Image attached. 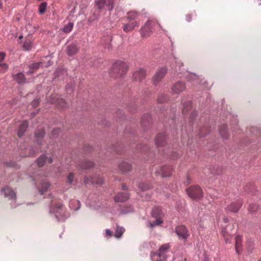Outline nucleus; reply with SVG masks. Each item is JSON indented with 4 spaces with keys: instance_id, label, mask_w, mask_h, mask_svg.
Masks as SVG:
<instances>
[{
    "instance_id": "1",
    "label": "nucleus",
    "mask_w": 261,
    "mask_h": 261,
    "mask_svg": "<svg viewBox=\"0 0 261 261\" xmlns=\"http://www.w3.org/2000/svg\"><path fill=\"white\" fill-rule=\"evenodd\" d=\"M171 246L169 244H164L161 246L157 252L151 253L152 259L153 261H166L167 253L169 251Z\"/></svg>"
},
{
    "instance_id": "2",
    "label": "nucleus",
    "mask_w": 261,
    "mask_h": 261,
    "mask_svg": "<svg viewBox=\"0 0 261 261\" xmlns=\"http://www.w3.org/2000/svg\"><path fill=\"white\" fill-rule=\"evenodd\" d=\"M127 69L125 63L117 61L113 65L110 73L114 77H119L125 74Z\"/></svg>"
},
{
    "instance_id": "3",
    "label": "nucleus",
    "mask_w": 261,
    "mask_h": 261,
    "mask_svg": "<svg viewBox=\"0 0 261 261\" xmlns=\"http://www.w3.org/2000/svg\"><path fill=\"white\" fill-rule=\"evenodd\" d=\"M156 175H160L162 177H169L171 175L173 168L171 166L162 165L155 167Z\"/></svg>"
},
{
    "instance_id": "4",
    "label": "nucleus",
    "mask_w": 261,
    "mask_h": 261,
    "mask_svg": "<svg viewBox=\"0 0 261 261\" xmlns=\"http://www.w3.org/2000/svg\"><path fill=\"white\" fill-rule=\"evenodd\" d=\"M152 216L155 218V220L150 223L151 227L160 225L163 222L162 219L164 216V213L160 207H155L152 211Z\"/></svg>"
},
{
    "instance_id": "5",
    "label": "nucleus",
    "mask_w": 261,
    "mask_h": 261,
    "mask_svg": "<svg viewBox=\"0 0 261 261\" xmlns=\"http://www.w3.org/2000/svg\"><path fill=\"white\" fill-rule=\"evenodd\" d=\"M96 5L100 10H112L114 7V0H95Z\"/></svg>"
},
{
    "instance_id": "6",
    "label": "nucleus",
    "mask_w": 261,
    "mask_h": 261,
    "mask_svg": "<svg viewBox=\"0 0 261 261\" xmlns=\"http://www.w3.org/2000/svg\"><path fill=\"white\" fill-rule=\"evenodd\" d=\"M187 193L192 199L200 198L202 196V191L198 186H191L186 190Z\"/></svg>"
},
{
    "instance_id": "7",
    "label": "nucleus",
    "mask_w": 261,
    "mask_h": 261,
    "mask_svg": "<svg viewBox=\"0 0 261 261\" xmlns=\"http://www.w3.org/2000/svg\"><path fill=\"white\" fill-rule=\"evenodd\" d=\"M47 101L51 103H56L61 108H64L66 106L64 99L60 97V96L57 94L51 95L47 99Z\"/></svg>"
},
{
    "instance_id": "8",
    "label": "nucleus",
    "mask_w": 261,
    "mask_h": 261,
    "mask_svg": "<svg viewBox=\"0 0 261 261\" xmlns=\"http://www.w3.org/2000/svg\"><path fill=\"white\" fill-rule=\"evenodd\" d=\"M175 232L179 239L186 240L190 234L187 228L184 225H179L176 227Z\"/></svg>"
},
{
    "instance_id": "9",
    "label": "nucleus",
    "mask_w": 261,
    "mask_h": 261,
    "mask_svg": "<svg viewBox=\"0 0 261 261\" xmlns=\"http://www.w3.org/2000/svg\"><path fill=\"white\" fill-rule=\"evenodd\" d=\"M167 72L166 68H161L152 77V82L154 85H156L164 77Z\"/></svg>"
},
{
    "instance_id": "10",
    "label": "nucleus",
    "mask_w": 261,
    "mask_h": 261,
    "mask_svg": "<svg viewBox=\"0 0 261 261\" xmlns=\"http://www.w3.org/2000/svg\"><path fill=\"white\" fill-rule=\"evenodd\" d=\"M139 24V22L136 20L129 21L128 23L123 24L122 29L124 32L127 33L133 31Z\"/></svg>"
},
{
    "instance_id": "11",
    "label": "nucleus",
    "mask_w": 261,
    "mask_h": 261,
    "mask_svg": "<svg viewBox=\"0 0 261 261\" xmlns=\"http://www.w3.org/2000/svg\"><path fill=\"white\" fill-rule=\"evenodd\" d=\"M151 22H146L145 25L142 27L140 29V33L142 36L144 37H147L149 36L152 33V30H150L149 25L151 24Z\"/></svg>"
},
{
    "instance_id": "12",
    "label": "nucleus",
    "mask_w": 261,
    "mask_h": 261,
    "mask_svg": "<svg viewBox=\"0 0 261 261\" xmlns=\"http://www.w3.org/2000/svg\"><path fill=\"white\" fill-rule=\"evenodd\" d=\"M79 50V47L75 43H72L66 48V54L69 56L75 55Z\"/></svg>"
},
{
    "instance_id": "13",
    "label": "nucleus",
    "mask_w": 261,
    "mask_h": 261,
    "mask_svg": "<svg viewBox=\"0 0 261 261\" xmlns=\"http://www.w3.org/2000/svg\"><path fill=\"white\" fill-rule=\"evenodd\" d=\"M242 206L241 201L231 202L226 208V210L230 212L237 213Z\"/></svg>"
},
{
    "instance_id": "14",
    "label": "nucleus",
    "mask_w": 261,
    "mask_h": 261,
    "mask_svg": "<svg viewBox=\"0 0 261 261\" xmlns=\"http://www.w3.org/2000/svg\"><path fill=\"white\" fill-rule=\"evenodd\" d=\"M6 197L9 199L13 200L16 199V194L14 191L8 187H4L2 190Z\"/></svg>"
},
{
    "instance_id": "15",
    "label": "nucleus",
    "mask_w": 261,
    "mask_h": 261,
    "mask_svg": "<svg viewBox=\"0 0 261 261\" xmlns=\"http://www.w3.org/2000/svg\"><path fill=\"white\" fill-rule=\"evenodd\" d=\"M146 76V71L143 69L136 70L133 73V78L136 81H141Z\"/></svg>"
},
{
    "instance_id": "16",
    "label": "nucleus",
    "mask_w": 261,
    "mask_h": 261,
    "mask_svg": "<svg viewBox=\"0 0 261 261\" xmlns=\"http://www.w3.org/2000/svg\"><path fill=\"white\" fill-rule=\"evenodd\" d=\"M228 229H232L231 226L228 225L222 229V234L226 243H230L232 238V235L229 233Z\"/></svg>"
},
{
    "instance_id": "17",
    "label": "nucleus",
    "mask_w": 261,
    "mask_h": 261,
    "mask_svg": "<svg viewBox=\"0 0 261 261\" xmlns=\"http://www.w3.org/2000/svg\"><path fill=\"white\" fill-rule=\"evenodd\" d=\"M186 89L185 85L180 82H176L172 87V91L174 93H179Z\"/></svg>"
},
{
    "instance_id": "18",
    "label": "nucleus",
    "mask_w": 261,
    "mask_h": 261,
    "mask_svg": "<svg viewBox=\"0 0 261 261\" xmlns=\"http://www.w3.org/2000/svg\"><path fill=\"white\" fill-rule=\"evenodd\" d=\"M50 65V64H48L44 65L43 63L42 62L35 63L29 67V70L28 71H27V73L28 74H31L33 73L35 71H36L38 69L40 65H41L42 67H48Z\"/></svg>"
},
{
    "instance_id": "19",
    "label": "nucleus",
    "mask_w": 261,
    "mask_h": 261,
    "mask_svg": "<svg viewBox=\"0 0 261 261\" xmlns=\"http://www.w3.org/2000/svg\"><path fill=\"white\" fill-rule=\"evenodd\" d=\"M47 159H48V162L49 163H51L53 162V160L51 158H48L45 155H41L37 161V165L38 166H43Z\"/></svg>"
},
{
    "instance_id": "20",
    "label": "nucleus",
    "mask_w": 261,
    "mask_h": 261,
    "mask_svg": "<svg viewBox=\"0 0 261 261\" xmlns=\"http://www.w3.org/2000/svg\"><path fill=\"white\" fill-rule=\"evenodd\" d=\"M40 183V186H38V189L41 194H43L44 192H46L50 186V184L44 179H42Z\"/></svg>"
},
{
    "instance_id": "21",
    "label": "nucleus",
    "mask_w": 261,
    "mask_h": 261,
    "mask_svg": "<svg viewBox=\"0 0 261 261\" xmlns=\"http://www.w3.org/2000/svg\"><path fill=\"white\" fill-rule=\"evenodd\" d=\"M28 127V123L27 121H24L22 122V123L20 124V126L19 127L18 132H17V135L19 137H22L25 132L26 131L27 128Z\"/></svg>"
},
{
    "instance_id": "22",
    "label": "nucleus",
    "mask_w": 261,
    "mask_h": 261,
    "mask_svg": "<svg viewBox=\"0 0 261 261\" xmlns=\"http://www.w3.org/2000/svg\"><path fill=\"white\" fill-rule=\"evenodd\" d=\"M129 198L128 194L126 193H119L114 198L116 202H123Z\"/></svg>"
},
{
    "instance_id": "23",
    "label": "nucleus",
    "mask_w": 261,
    "mask_h": 261,
    "mask_svg": "<svg viewBox=\"0 0 261 261\" xmlns=\"http://www.w3.org/2000/svg\"><path fill=\"white\" fill-rule=\"evenodd\" d=\"M165 137L164 133L159 134L155 140L156 145L159 146L163 145L165 142Z\"/></svg>"
},
{
    "instance_id": "24",
    "label": "nucleus",
    "mask_w": 261,
    "mask_h": 261,
    "mask_svg": "<svg viewBox=\"0 0 261 261\" xmlns=\"http://www.w3.org/2000/svg\"><path fill=\"white\" fill-rule=\"evenodd\" d=\"M125 231V228L118 225H116L115 233L114 234L115 237L116 238H120Z\"/></svg>"
},
{
    "instance_id": "25",
    "label": "nucleus",
    "mask_w": 261,
    "mask_h": 261,
    "mask_svg": "<svg viewBox=\"0 0 261 261\" xmlns=\"http://www.w3.org/2000/svg\"><path fill=\"white\" fill-rule=\"evenodd\" d=\"M119 168L122 172H127L131 170L132 166L127 162H123L120 165Z\"/></svg>"
},
{
    "instance_id": "26",
    "label": "nucleus",
    "mask_w": 261,
    "mask_h": 261,
    "mask_svg": "<svg viewBox=\"0 0 261 261\" xmlns=\"http://www.w3.org/2000/svg\"><path fill=\"white\" fill-rule=\"evenodd\" d=\"M44 135V130L43 129H41L40 130L38 129L35 133V137L37 140L38 143L39 145L41 144V143L39 142L40 139H42Z\"/></svg>"
},
{
    "instance_id": "27",
    "label": "nucleus",
    "mask_w": 261,
    "mask_h": 261,
    "mask_svg": "<svg viewBox=\"0 0 261 261\" xmlns=\"http://www.w3.org/2000/svg\"><path fill=\"white\" fill-rule=\"evenodd\" d=\"M219 133L223 138L226 139L228 138V134L227 133V129L226 125H222L221 126Z\"/></svg>"
},
{
    "instance_id": "28",
    "label": "nucleus",
    "mask_w": 261,
    "mask_h": 261,
    "mask_svg": "<svg viewBox=\"0 0 261 261\" xmlns=\"http://www.w3.org/2000/svg\"><path fill=\"white\" fill-rule=\"evenodd\" d=\"M15 79L18 84L24 83L25 82L24 75L21 72L18 73L17 74H16L15 76Z\"/></svg>"
},
{
    "instance_id": "29",
    "label": "nucleus",
    "mask_w": 261,
    "mask_h": 261,
    "mask_svg": "<svg viewBox=\"0 0 261 261\" xmlns=\"http://www.w3.org/2000/svg\"><path fill=\"white\" fill-rule=\"evenodd\" d=\"M242 239L239 236L236 237V250L238 254L240 253V248L241 247Z\"/></svg>"
},
{
    "instance_id": "30",
    "label": "nucleus",
    "mask_w": 261,
    "mask_h": 261,
    "mask_svg": "<svg viewBox=\"0 0 261 261\" xmlns=\"http://www.w3.org/2000/svg\"><path fill=\"white\" fill-rule=\"evenodd\" d=\"M139 13L135 11H130L127 13V19L130 21L136 20V19L138 17Z\"/></svg>"
},
{
    "instance_id": "31",
    "label": "nucleus",
    "mask_w": 261,
    "mask_h": 261,
    "mask_svg": "<svg viewBox=\"0 0 261 261\" xmlns=\"http://www.w3.org/2000/svg\"><path fill=\"white\" fill-rule=\"evenodd\" d=\"M84 181L85 184H87L90 182L93 183L95 182V180L91 177H85ZM95 182L97 184L101 185L103 183V180L101 178H99L96 181H95Z\"/></svg>"
},
{
    "instance_id": "32",
    "label": "nucleus",
    "mask_w": 261,
    "mask_h": 261,
    "mask_svg": "<svg viewBox=\"0 0 261 261\" xmlns=\"http://www.w3.org/2000/svg\"><path fill=\"white\" fill-rule=\"evenodd\" d=\"M73 27V23L69 22L67 25H65L63 28L62 30L65 33L67 34V33H70L72 31Z\"/></svg>"
},
{
    "instance_id": "33",
    "label": "nucleus",
    "mask_w": 261,
    "mask_h": 261,
    "mask_svg": "<svg viewBox=\"0 0 261 261\" xmlns=\"http://www.w3.org/2000/svg\"><path fill=\"white\" fill-rule=\"evenodd\" d=\"M33 46V43L31 40H26L23 45V48L25 50H29L32 48Z\"/></svg>"
},
{
    "instance_id": "34",
    "label": "nucleus",
    "mask_w": 261,
    "mask_h": 261,
    "mask_svg": "<svg viewBox=\"0 0 261 261\" xmlns=\"http://www.w3.org/2000/svg\"><path fill=\"white\" fill-rule=\"evenodd\" d=\"M93 165L94 164L92 162L86 161L81 165V168L87 169L93 167Z\"/></svg>"
},
{
    "instance_id": "35",
    "label": "nucleus",
    "mask_w": 261,
    "mask_h": 261,
    "mask_svg": "<svg viewBox=\"0 0 261 261\" xmlns=\"http://www.w3.org/2000/svg\"><path fill=\"white\" fill-rule=\"evenodd\" d=\"M192 108V102L191 101H187L184 103L182 112L184 114L188 113Z\"/></svg>"
},
{
    "instance_id": "36",
    "label": "nucleus",
    "mask_w": 261,
    "mask_h": 261,
    "mask_svg": "<svg viewBox=\"0 0 261 261\" xmlns=\"http://www.w3.org/2000/svg\"><path fill=\"white\" fill-rule=\"evenodd\" d=\"M47 3L46 2H43L40 4L39 7V12L40 14H43L46 10Z\"/></svg>"
},
{
    "instance_id": "37",
    "label": "nucleus",
    "mask_w": 261,
    "mask_h": 261,
    "mask_svg": "<svg viewBox=\"0 0 261 261\" xmlns=\"http://www.w3.org/2000/svg\"><path fill=\"white\" fill-rule=\"evenodd\" d=\"M138 187L143 191L147 190V189H149L150 188L149 185L144 182L140 183L139 184Z\"/></svg>"
},
{
    "instance_id": "38",
    "label": "nucleus",
    "mask_w": 261,
    "mask_h": 261,
    "mask_svg": "<svg viewBox=\"0 0 261 261\" xmlns=\"http://www.w3.org/2000/svg\"><path fill=\"white\" fill-rule=\"evenodd\" d=\"M147 22H152V23H151V24L149 25V27L150 28V30H152V31L154 29L156 25H160V24H158L157 23L156 21L155 20H149Z\"/></svg>"
},
{
    "instance_id": "39",
    "label": "nucleus",
    "mask_w": 261,
    "mask_h": 261,
    "mask_svg": "<svg viewBox=\"0 0 261 261\" xmlns=\"http://www.w3.org/2000/svg\"><path fill=\"white\" fill-rule=\"evenodd\" d=\"M8 69V65L5 63L0 64V71L2 72H5Z\"/></svg>"
},
{
    "instance_id": "40",
    "label": "nucleus",
    "mask_w": 261,
    "mask_h": 261,
    "mask_svg": "<svg viewBox=\"0 0 261 261\" xmlns=\"http://www.w3.org/2000/svg\"><path fill=\"white\" fill-rule=\"evenodd\" d=\"M74 179V174L72 173H70L67 176V181L69 184H71Z\"/></svg>"
},
{
    "instance_id": "41",
    "label": "nucleus",
    "mask_w": 261,
    "mask_h": 261,
    "mask_svg": "<svg viewBox=\"0 0 261 261\" xmlns=\"http://www.w3.org/2000/svg\"><path fill=\"white\" fill-rule=\"evenodd\" d=\"M257 210V205L254 204H250L248 207V210L250 212H253Z\"/></svg>"
},
{
    "instance_id": "42",
    "label": "nucleus",
    "mask_w": 261,
    "mask_h": 261,
    "mask_svg": "<svg viewBox=\"0 0 261 261\" xmlns=\"http://www.w3.org/2000/svg\"><path fill=\"white\" fill-rule=\"evenodd\" d=\"M58 208L57 210L55 212L56 215L57 217H59V214L61 213L60 211H63L62 205L61 204H59V205H58Z\"/></svg>"
},
{
    "instance_id": "43",
    "label": "nucleus",
    "mask_w": 261,
    "mask_h": 261,
    "mask_svg": "<svg viewBox=\"0 0 261 261\" xmlns=\"http://www.w3.org/2000/svg\"><path fill=\"white\" fill-rule=\"evenodd\" d=\"M66 72V71L63 69H60L56 71L57 76H59L60 74H63V73Z\"/></svg>"
},
{
    "instance_id": "44",
    "label": "nucleus",
    "mask_w": 261,
    "mask_h": 261,
    "mask_svg": "<svg viewBox=\"0 0 261 261\" xmlns=\"http://www.w3.org/2000/svg\"><path fill=\"white\" fill-rule=\"evenodd\" d=\"M39 103V101L38 99H35V100H33L32 102V106L34 108L38 106Z\"/></svg>"
},
{
    "instance_id": "45",
    "label": "nucleus",
    "mask_w": 261,
    "mask_h": 261,
    "mask_svg": "<svg viewBox=\"0 0 261 261\" xmlns=\"http://www.w3.org/2000/svg\"><path fill=\"white\" fill-rule=\"evenodd\" d=\"M6 165L8 167H15L16 166V164L15 162L6 163Z\"/></svg>"
},
{
    "instance_id": "46",
    "label": "nucleus",
    "mask_w": 261,
    "mask_h": 261,
    "mask_svg": "<svg viewBox=\"0 0 261 261\" xmlns=\"http://www.w3.org/2000/svg\"><path fill=\"white\" fill-rule=\"evenodd\" d=\"M5 57V54L3 52L0 53V64L2 63V62L4 60Z\"/></svg>"
},
{
    "instance_id": "47",
    "label": "nucleus",
    "mask_w": 261,
    "mask_h": 261,
    "mask_svg": "<svg viewBox=\"0 0 261 261\" xmlns=\"http://www.w3.org/2000/svg\"><path fill=\"white\" fill-rule=\"evenodd\" d=\"M192 16L191 14H187L186 16V20L188 22H190L192 20Z\"/></svg>"
},
{
    "instance_id": "48",
    "label": "nucleus",
    "mask_w": 261,
    "mask_h": 261,
    "mask_svg": "<svg viewBox=\"0 0 261 261\" xmlns=\"http://www.w3.org/2000/svg\"><path fill=\"white\" fill-rule=\"evenodd\" d=\"M106 234L107 236L111 237L112 236V232L110 230L107 229L106 230Z\"/></svg>"
},
{
    "instance_id": "49",
    "label": "nucleus",
    "mask_w": 261,
    "mask_h": 261,
    "mask_svg": "<svg viewBox=\"0 0 261 261\" xmlns=\"http://www.w3.org/2000/svg\"><path fill=\"white\" fill-rule=\"evenodd\" d=\"M179 156V153H174V154L172 155L171 158L173 159H176Z\"/></svg>"
},
{
    "instance_id": "50",
    "label": "nucleus",
    "mask_w": 261,
    "mask_h": 261,
    "mask_svg": "<svg viewBox=\"0 0 261 261\" xmlns=\"http://www.w3.org/2000/svg\"><path fill=\"white\" fill-rule=\"evenodd\" d=\"M59 130L58 129H54L52 132L53 135H56Z\"/></svg>"
},
{
    "instance_id": "51",
    "label": "nucleus",
    "mask_w": 261,
    "mask_h": 261,
    "mask_svg": "<svg viewBox=\"0 0 261 261\" xmlns=\"http://www.w3.org/2000/svg\"><path fill=\"white\" fill-rule=\"evenodd\" d=\"M36 152V151L32 150L30 151L29 154L28 155L32 156Z\"/></svg>"
},
{
    "instance_id": "52",
    "label": "nucleus",
    "mask_w": 261,
    "mask_h": 261,
    "mask_svg": "<svg viewBox=\"0 0 261 261\" xmlns=\"http://www.w3.org/2000/svg\"><path fill=\"white\" fill-rule=\"evenodd\" d=\"M146 117L148 118V117H149V115H147L146 116H144L142 118L141 123H142V125L143 124V123H144V118H145V117Z\"/></svg>"
},
{
    "instance_id": "53",
    "label": "nucleus",
    "mask_w": 261,
    "mask_h": 261,
    "mask_svg": "<svg viewBox=\"0 0 261 261\" xmlns=\"http://www.w3.org/2000/svg\"><path fill=\"white\" fill-rule=\"evenodd\" d=\"M195 113H196L195 112L192 113V114H191V115L190 116L191 119H193L194 117L196 115Z\"/></svg>"
},
{
    "instance_id": "54",
    "label": "nucleus",
    "mask_w": 261,
    "mask_h": 261,
    "mask_svg": "<svg viewBox=\"0 0 261 261\" xmlns=\"http://www.w3.org/2000/svg\"><path fill=\"white\" fill-rule=\"evenodd\" d=\"M2 7H3L2 0H0V9H2Z\"/></svg>"
},
{
    "instance_id": "55",
    "label": "nucleus",
    "mask_w": 261,
    "mask_h": 261,
    "mask_svg": "<svg viewBox=\"0 0 261 261\" xmlns=\"http://www.w3.org/2000/svg\"><path fill=\"white\" fill-rule=\"evenodd\" d=\"M122 189L123 190H126L127 188H126V186H125V185H123V186H122Z\"/></svg>"
},
{
    "instance_id": "56",
    "label": "nucleus",
    "mask_w": 261,
    "mask_h": 261,
    "mask_svg": "<svg viewBox=\"0 0 261 261\" xmlns=\"http://www.w3.org/2000/svg\"><path fill=\"white\" fill-rule=\"evenodd\" d=\"M224 221L225 222V223H227L228 222V219L227 218H225L224 219Z\"/></svg>"
},
{
    "instance_id": "57",
    "label": "nucleus",
    "mask_w": 261,
    "mask_h": 261,
    "mask_svg": "<svg viewBox=\"0 0 261 261\" xmlns=\"http://www.w3.org/2000/svg\"><path fill=\"white\" fill-rule=\"evenodd\" d=\"M200 136H201V137L204 136V135H203L201 132L200 133Z\"/></svg>"
},
{
    "instance_id": "58",
    "label": "nucleus",
    "mask_w": 261,
    "mask_h": 261,
    "mask_svg": "<svg viewBox=\"0 0 261 261\" xmlns=\"http://www.w3.org/2000/svg\"><path fill=\"white\" fill-rule=\"evenodd\" d=\"M41 151V149H40V148L37 149V151Z\"/></svg>"
},
{
    "instance_id": "59",
    "label": "nucleus",
    "mask_w": 261,
    "mask_h": 261,
    "mask_svg": "<svg viewBox=\"0 0 261 261\" xmlns=\"http://www.w3.org/2000/svg\"><path fill=\"white\" fill-rule=\"evenodd\" d=\"M158 101H159V102H163V101H161V100L160 99H158Z\"/></svg>"
},
{
    "instance_id": "60",
    "label": "nucleus",
    "mask_w": 261,
    "mask_h": 261,
    "mask_svg": "<svg viewBox=\"0 0 261 261\" xmlns=\"http://www.w3.org/2000/svg\"><path fill=\"white\" fill-rule=\"evenodd\" d=\"M22 38V36H20L19 37V39H21V38Z\"/></svg>"
},
{
    "instance_id": "61",
    "label": "nucleus",
    "mask_w": 261,
    "mask_h": 261,
    "mask_svg": "<svg viewBox=\"0 0 261 261\" xmlns=\"http://www.w3.org/2000/svg\"><path fill=\"white\" fill-rule=\"evenodd\" d=\"M35 179H36V177H35V178H33V180H34Z\"/></svg>"
},
{
    "instance_id": "62",
    "label": "nucleus",
    "mask_w": 261,
    "mask_h": 261,
    "mask_svg": "<svg viewBox=\"0 0 261 261\" xmlns=\"http://www.w3.org/2000/svg\"><path fill=\"white\" fill-rule=\"evenodd\" d=\"M35 179H36V177H35V178H33V180H34Z\"/></svg>"
},
{
    "instance_id": "63",
    "label": "nucleus",
    "mask_w": 261,
    "mask_h": 261,
    "mask_svg": "<svg viewBox=\"0 0 261 261\" xmlns=\"http://www.w3.org/2000/svg\"><path fill=\"white\" fill-rule=\"evenodd\" d=\"M35 179H36V177H35V178H33V180H34Z\"/></svg>"
},
{
    "instance_id": "64",
    "label": "nucleus",
    "mask_w": 261,
    "mask_h": 261,
    "mask_svg": "<svg viewBox=\"0 0 261 261\" xmlns=\"http://www.w3.org/2000/svg\"><path fill=\"white\" fill-rule=\"evenodd\" d=\"M258 261H261V258Z\"/></svg>"
}]
</instances>
